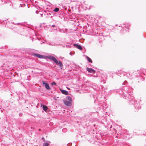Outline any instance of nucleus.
Wrapping results in <instances>:
<instances>
[{"mask_svg": "<svg viewBox=\"0 0 146 146\" xmlns=\"http://www.w3.org/2000/svg\"><path fill=\"white\" fill-rule=\"evenodd\" d=\"M42 83L44 85L45 87L46 88V89H47V90L50 89V88L49 86V84H48L45 83V82L43 81H42Z\"/></svg>", "mask_w": 146, "mask_h": 146, "instance_id": "1", "label": "nucleus"}, {"mask_svg": "<svg viewBox=\"0 0 146 146\" xmlns=\"http://www.w3.org/2000/svg\"><path fill=\"white\" fill-rule=\"evenodd\" d=\"M87 70L90 73H93L94 74L95 72V71L91 68H87Z\"/></svg>", "mask_w": 146, "mask_h": 146, "instance_id": "2", "label": "nucleus"}, {"mask_svg": "<svg viewBox=\"0 0 146 146\" xmlns=\"http://www.w3.org/2000/svg\"><path fill=\"white\" fill-rule=\"evenodd\" d=\"M64 103L66 106H69L71 104V102L68 101L67 100H65L64 101Z\"/></svg>", "mask_w": 146, "mask_h": 146, "instance_id": "3", "label": "nucleus"}, {"mask_svg": "<svg viewBox=\"0 0 146 146\" xmlns=\"http://www.w3.org/2000/svg\"><path fill=\"white\" fill-rule=\"evenodd\" d=\"M74 46H75L77 48L80 50H82V47L80 45L76 44H74Z\"/></svg>", "mask_w": 146, "mask_h": 146, "instance_id": "4", "label": "nucleus"}, {"mask_svg": "<svg viewBox=\"0 0 146 146\" xmlns=\"http://www.w3.org/2000/svg\"><path fill=\"white\" fill-rule=\"evenodd\" d=\"M60 90L62 92V93L65 95H68V93L67 91L63 90H61L60 89Z\"/></svg>", "mask_w": 146, "mask_h": 146, "instance_id": "5", "label": "nucleus"}, {"mask_svg": "<svg viewBox=\"0 0 146 146\" xmlns=\"http://www.w3.org/2000/svg\"><path fill=\"white\" fill-rule=\"evenodd\" d=\"M41 106L42 107L43 109L45 111H47L48 110V107L46 106L45 105H41Z\"/></svg>", "mask_w": 146, "mask_h": 146, "instance_id": "6", "label": "nucleus"}, {"mask_svg": "<svg viewBox=\"0 0 146 146\" xmlns=\"http://www.w3.org/2000/svg\"><path fill=\"white\" fill-rule=\"evenodd\" d=\"M36 56L39 58H43V56L38 54H36Z\"/></svg>", "mask_w": 146, "mask_h": 146, "instance_id": "7", "label": "nucleus"}, {"mask_svg": "<svg viewBox=\"0 0 146 146\" xmlns=\"http://www.w3.org/2000/svg\"><path fill=\"white\" fill-rule=\"evenodd\" d=\"M86 58L89 62H90L91 63H92V60L90 58H89L88 56H86Z\"/></svg>", "mask_w": 146, "mask_h": 146, "instance_id": "8", "label": "nucleus"}, {"mask_svg": "<svg viewBox=\"0 0 146 146\" xmlns=\"http://www.w3.org/2000/svg\"><path fill=\"white\" fill-rule=\"evenodd\" d=\"M59 64L60 65V67L61 69H62L63 67V64L62 62L61 61H59Z\"/></svg>", "mask_w": 146, "mask_h": 146, "instance_id": "9", "label": "nucleus"}, {"mask_svg": "<svg viewBox=\"0 0 146 146\" xmlns=\"http://www.w3.org/2000/svg\"><path fill=\"white\" fill-rule=\"evenodd\" d=\"M67 99L69 101L72 102V98L70 96H68L67 97Z\"/></svg>", "mask_w": 146, "mask_h": 146, "instance_id": "10", "label": "nucleus"}, {"mask_svg": "<svg viewBox=\"0 0 146 146\" xmlns=\"http://www.w3.org/2000/svg\"><path fill=\"white\" fill-rule=\"evenodd\" d=\"M43 146H49V144L48 143H43Z\"/></svg>", "mask_w": 146, "mask_h": 146, "instance_id": "11", "label": "nucleus"}, {"mask_svg": "<svg viewBox=\"0 0 146 146\" xmlns=\"http://www.w3.org/2000/svg\"><path fill=\"white\" fill-rule=\"evenodd\" d=\"M59 9L58 8H55L54 10V11L55 12H58L59 11Z\"/></svg>", "mask_w": 146, "mask_h": 146, "instance_id": "12", "label": "nucleus"}, {"mask_svg": "<svg viewBox=\"0 0 146 146\" xmlns=\"http://www.w3.org/2000/svg\"><path fill=\"white\" fill-rule=\"evenodd\" d=\"M54 62L57 65H59V62H58V60H56V59L54 61Z\"/></svg>", "mask_w": 146, "mask_h": 146, "instance_id": "13", "label": "nucleus"}, {"mask_svg": "<svg viewBox=\"0 0 146 146\" xmlns=\"http://www.w3.org/2000/svg\"><path fill=\"white\" fill-rule=\"evenodd\" d=\"M52 85H56V83L54 82H53L52 83Z\"/></svg>", "mask_w": 146, "mask_h": 146, "instance_id": "14", "label": "nucleus"}, {"mask_svg": "<svg viewBox=\"0 0 146 146\" xmlns=\"http://www.w3.org/2000/svg\"><path fill=\"white\" fill-rule=\"evenodd\" d=\"M55 58L54 57H51L50 59L52 60H53L54 59V58Z\"/></svg>", "mask_w": 146, "mask_h": 146, "instance_id": "15", "label": "nucleus"}, {"mask_svg": "<svg viewBox=\"0 0 146 146\" xmlns=\"http://www.w3.org/2000/svg\"><path fill=\"white\" fill-rule=\"evenodd\" d=\"M55 58L54 57H51L50 59L52 60H53L54 59V58Z\"/></svg>", "mask_w": 146, "mask_h": 146, "instance_id": "16", "label": "nucleus"}, {"mask_svg": "<svg viewBox=\"0 0 146 146\" xmlns=\"http://www.w3.org/2000/svg\"><path fill=\"white\" fill-rule=\"evenodd\" d=\"M56 59V58H54V60H53V61H54Z\"/></svg>", "mask_w": 146, "mask_h": 146, "instance_id": "17", "label": "nucleus"}, {"mask_svg": "<svg viewBox=\"0 0 146 146\" xmlns=\"http://www.w3.org/2000/svg\"><path fill=\"white\" fill-rule=\"evenodd\" d=\"M55 26V25H52V27H54Z\"/></svg>", "mask_w": 146, "mask_h": 146, "instance_id": "18", "label": "nucleus"}, {"mask_svg": "<svg viewBox=\"0 0 146 146\" xmlns=\"http://www.w3.org/2000/svg\"><path fill=\"white\" fill-rule=\"evenodd\" d=\"M42 139H44V137H42Z\"/></svg>", "mask_w": 146, "mask_h": 146, "instance_id": "19", "label": "nucleus"}, {"mask_svg": "<svg viewBox=\"0 0 146 146\" xmlns=\"http://www.w3.org/2000/svg\"><path fill=\"white\" fill-rule=\"evenodd\" d=\"M67 88V89H69V88Z\"/></svg>", "mask_w": 146, "mask_h": 146, "instance_id": "20", "label": "nucleus"}, {"mask_svg": "<svg viewBox=\"0 0 146 146\" xmlns=\"http://www.w3.org/2000/svg\"><path fill=\"white\" fill-rule=\"evenodd\" d=\"M39 131H40V129H39Z\"/></svg>", "mask_w": 146, "mask_h": 146, "instance_id": "21", "label": "nucleus"}, {"mask_svg": "<svg viewBox=\"0 0 146 146\" xmlns=\"http://www.w3.org/2000/svg\"><path fill=\"white\" fill-rule=\"evenodd\" d=\"M22 146H23V145H22Z\"/></svg>", "mask_w": 146, "mask_h": 146, "instance_id": "22", "label": "nucleus"}]
</instances>
